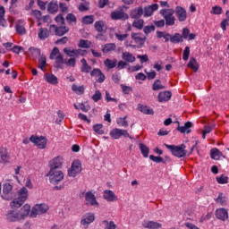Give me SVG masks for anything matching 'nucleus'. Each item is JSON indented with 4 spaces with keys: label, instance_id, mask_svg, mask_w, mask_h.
<instances>
[{
    "label": "nucleus",
    "instance_id": "obj_1",
    "mask_svg": "<svg viewBox=\"0 0 229 229\" xmlns=\"http://www.w3.org/2000/svg\"><path fill=\"white\" fill-rule=\"evenodd\" d=\"M28 199V188L22 187L17 192V198L14 199L11 203L13 208H21V205Z\"/></svg>",
    "mask_w": 229,
    "mask_h": 229
},
{
    "label": "nucleus",
    "instance_id": "obj_2",
    "mask_svg": "<svg viewBox=\"0 0 229 229\" xmlns=\"http://www.w3.org/2000/svg\"><path fill=\"white\" fill-rule=\"evenodd\" d=\"M165 147H166V149H169L174 155V157H176L177 158H183L184 157H187V150L185 144L181 145H167L166 143L164 144Z\"/></svg>",
    "mask_w": 229,
    "mask_h": 229
},
{
    "label": "nucleus",
    "instance_id": "obj_3",
    "mask_svg": "<svg viewBox=\"0 0 229 229\" xmlns=\"http://www.w3.org/2000/svg\"><path fill=\"white\" fill-rule=\"evenodd\" d=\"M160 15L165 19V26H174L176 18L174 17V11L172 9H162L159 12Z\"/></svg>",
    "mask_w": 229,
    "mask_h": 229
},
{
    "label": "nucleus",
    "instance_id": "obj_4",
    "mask_svg": "<svg viewBox=\"0 0 229 229\" xmlns=\"http://www.w3.org/2000/svg\"><path fill=\"white\" fill-rule=\"evenodd\" d=\"M47 176L49 178L50 183L58 185L64 180V172L62 170H50Z\"/></svg>",
    "mask_w": 229,
    "mask_h": 229
},
{
    "label": "nucleus",
    "instance_id": "obj_5",
    "mask_svg": "<svg viewBox=\"0 0 229 229\" xmlns=\"http://www.w3.org/2000/svg\"><path fill=\"white\" fill-rule=\"evenodd\" d=\"M30 141L32 142V144H35L38 149H46V146H47V139L44 136H35L32 135L30 138Z\"/></svg>",
    "mask_w": 229,
    "mask_h": 229
},
{
    "label": "nucleus",
    "instance_id": "obj_6",
    "mask_svg": "<svg viewBox=\"0 0 229 229\" xmlns=\"http://www.w3.org/2000/svg\"><path fill=\"white\" fill-rule=\"evenodd\" d=\"M81 171V161L80 159H75L72 164L71 168L68 170V176L71 178H76L78 174H80Z\"/></svg>",
    "mask_w": 229,
    "mask_h": 229
},
{
    "label": "nucleus",
    "instance_id": "obj_7",
    "mask_svg": "<svg viewBox=\"0 0 229 229\" xmlns=\"http://www.w3.org/2000/svg\"><path fill=\"white\" fill-rule=\"evenodd\" d=\"M109 135H110L111 139H114V140L121 139V137L131 139V136H130V133H128V131L117 129V128L113 129L109 132Z\"/></svg>",
    "mask_w": 229,
    "mask_h": 229
},
{
    "label": "nucleus",
    "instance_id": "obj_8",
    "mask_svg": "<svg viewBox=\"0 0 229 229\" xmlns=\"http://www.w3.org/2000/svg\"><path fill=\"white\" fill-rule=\"evenodd\" d=\"M49 210V207L47 204H36L31 210L30 217H37L41 214H46Z\"/></svg>",
    "mask_w": 229,
    "mask_h": 229
},
{
    "label": "nucleus",
    "instance_id": "obj_9",
    "mask_svg": "<svg viewBox=\"0 0 229 229\" xmlns=\"http://www.w3.org/2000/svg\"><path fill=\"white\" fill-rule=\"evenodd\" d=\"M112 21H128L130 16L124 12V9L115 10L111 13Z\"/></svg>",
    "mask_w": 229,
    "mask_h": 229
},
{
    "label": "nucleus",
    "instance_id": "obj_10",
    "mask_svg": "<svg viewBox=\"0 0 229 229\" xmlns=\"http://www.w3.org/2000/svg\"><path fill=\"white\" fill-rule=\"evenodd\" d=\"M64 165V157L58 156L54 157L49 161L50 171H58V169H62Z\"/></svg>",
    "mask_w": 229,
    "mask_h": 229
},
{
    "label": "nucleus",
    "instance_id": "obj_11",
    "mask_svg": "<svg viewBox=\"0 0 229 229\" xmlns=\"http://www.w3.org/2000/svg\"><path fill=\"white\" fill-rule=\"evenodd\" d=\"M5 219L9 223H17V221H22L21 213L15 210H9L5 215Z\"/></svg>",
    "mask_w": 229,
    "mask_h": 229
},
{
    "label": "nucleus",
    "instance_id": "obj_12",
    "mask_svg": "<svg viewBox=\"0 0 229 229\" xmlns=\"http://www.w3.org/2000/svg\"><path fill=\"white\" fill-rule=\"evenodd\" d=\"M64 53L66 55V56H70L71 58H78V56H83L85 53H87L86 50H81V49H72L69 47L64 48Z\"/></svg>",
    "mask_w": 229,
    "mask_h": 229
},
{
    "label": "nucleus",
    "instance_id": "obj_13",
    "mask_svg": "<svg viewBox=\"0 0 229 229\" xmlns=\"http://www.w3.org/2000/svg\"><path fill=\"white\" fill-rule=\"evenodd\" d=\"M50 31H54L56 37H64L66 33H69V27L67 26H56L50 25Z\"/></svg>",
    "mask_w": 229,
    "mask_h": 229
},
{
    "label": "nucleus",
    "instance_id": "obj_14",
    "mask_svg": "<svg viewBox=\"0 0 229 229\" xmlns=\"http://www.w3.org/2000/svg\"><path fill=\"white\" fill-rule=\"evenodd\" d=\"M131 38H132L135 44H137V47H141L144 46V44H146V36L142 35L141 33L132 32L131 34Z\"/></svg>",
    "mask_w": 229,
    "mask_h": 229
},
{
    "label": "nucleus",
    "instance_id": "obj_15",
    "mask_svg": "<svg viewBox=\"0 0 229 229\" xmlns=\"http://www.w3.org/2000/svg\"><path fill=\"white\" fill-rule=\"evenodd\" d=\"M90 76H93L96 79L97 83H103L105 80H106V77L105 76V73L101 72V69L99 68H94L90 72Z\"/></svg>",
    "mask_w": 229,
    "mask_h": 229
},
{
    "label": "nucleus",
    "instance_id": "obj_16",
    "mask_svg": "<svg viewBox=\"0 0 229 229\" xmlns=\"http://www.w3.org/2000/svg\"><path fill=\"white\" fill-rule=\"evenodd\" d=\"M175 16L179 22H185L187 21V10L182 6L175 7Z\"/></svg>",
    "mask_w": 229,
    "mask_h": 229
},
{
    "label": "nucleus",
    "instance_id": "obj_17",
    "mask_svg": "<svg viewBox=\"0 0 229 229\" xmlns=\"http://www.w3.org/2000/svg\"><path fill=\"white\" fill-rule=\"evenodd\" d=\"M86 205H90L91 207H99V203L96 199V195L92 191H88L85 194Z\"/></svg>",
    "mask_w": 229,
    "mask_h": 229
},
{
    "label": "nucleus",
    "instance_id": "obj_18",
    "mask_svg": "<svg viewBox=\"0 0 229 229\" xmlns=\"http://www.w3.org/2000/svg\"><path fill=\"white\" fill-rule=\"evenodd\" d=\"M94 221H96V216H94V213H87L82 216L81 225H82V226H89V225L94 223Z\"/></svg>",
    "mask_w": 229,
    "mask_h": 229
},
{
    "label": "nucleus",
    "instance_id": "obj_19",
    "mask_svg": "<svg viewBox=\"0 0 229 229\" xmlns=\"http://www.w3.org/2000/svg\"><path fill=\"white\" fill-rule=\"evenodd\" d=\"M144 15V8L142 6L135 7L130 13L131 19H140Z\"/></svg>",
    "mask_w": 229,
    "mask_h": 229
},
{
    "label": "nucleus",
    "instance_id": "obj_20",
    "mask_svg": "<svg viewBox=\"0 0 229 229\" xmlns=\"http://www.w3.org/2000/svg\"><path fill=\"white\" fill-rule=\"evenodd\" d=\"M157 10H158V4H153L144 8L143 15L144 17H151L153 15V13L157 12Z\"/></svg>",
    "mask_w": 229,
    "mask_h": 229
},
{
    "label": "nucleus",
    "instance_id": "obj_21",
    "mask_svg": "<svg viewBox=\"0 0 229 229\" xmlns=\"http://www.w3.org/2000/svg\"><path fill=\"white\" fill-rule=\"evenodd\" d=\"M216 217L220 221H226L228 219V211L225 208H220L216 210Z\"/></svg>",
    "mask_w": 229,
    "mask_h": 229
},
{
    "label": "nucleus",
    "instance_id": "obj_22",
    "mask_svg": "<svg viewBox=\"0 0 229 229\" xmlns=\"http://www.w3.org/2000/svg\"><path fill=\"white\" fill-rule=\"evenodd\" d=\"M171 98H173V93H171V91H161L157 95V99L159 103L169 101Z\"/></svg>",
    "mask_w": 229,
    "mask_h": 229
},
{
    "label": "nucleus",
    "instance_id": "obj_23",
    "mask_svg": "<svg viewBox=\"0 0 229 229\" xmlns=\"http://www.w3.org/2000/svg\"><path fill=\"white\" fill-rule=\"evenodd\" d=\"M192 122H186L183 126L178 125L177 131L180 133H191L192 132Z\"/></svg>",
    "mask_w": 229,
    "mask_h": 229
},
{
    "label": "nucleus",
    "instance_id": "obj_24",
    "mask_svg": "<svg viewBox=\"0 0 229 229\" xmlns=\"http://www.w3.org/2000/svg\"><path fill=\"white\" fill-rule=\"evenodd\" d=\"M142 226L148 229H159L162 228V224L156 221H145L142 223Z\"/></svg>",
    "mask_w": 229,
    "mask_h": 229
},
{
    "label": "nucleus",
    "instance_id": "obj_25",
    "mask_svg": "<svg viewBox=\"0 0 229 229\" xmlns=\"http://www.w3.org/2000/svg\"><path fill=\"white\" fill-rule=\"evenodd\" d=\"M122 60H123L127 64H133L137 60L135 55L130 52H123L122 53Z\"/></svg>",
    "mask_w": 229,
    "mask_h": 229
},
{
    "label": "nucleus",
    "instance_id": "obj_26",
    "mask_svg": "<svg viewBox=\"0 0 229 229\" xmlns=\"http://www.w3.org/2000/svg\"><path fill=\"white\" fill-rule=\"evenodd\" d=\"M30 210H31V206H30V204H25L21 208V211H18L20 213V216L21 217V220L26 219V217H28V216H30Z\"/></svg>",
    "mask_w": 229,
    "mask_h": 229
},
{
    "label": "nucleus",
    "instance_id": "obj_27",
    "mask_svg": "<svg viewBox=\"0 0 229 229\" xmlns=\"http://www.w3.org/2000/svg\"><path fill=\"white\" fill-rule=\"evenodd\" d=\"M94 28L96 31H98V33H106V25L103 21H96L94 24Z\"/></svg>",
    "mask_w": 229,
    "mask_h": 229
},
{
    "label": "nucleus",
    "instance_id": "obj_28",
    "mask_svg": "<svg viewBox=\"0 0 229 229\" xmlns=\"http://www.w3.org/2000/svg\"><path fill=\"white\" fill-rule=\"evenodd\" d=\"M15 30L18 35H26V28L24 27V21L22 20H19L16 22Z\"/></svg>",
    "mask_w": 229,
    "mask_h": 229
},
{
    "label": "nucleus",
    "instance_id": "obj_29",
    "mask_svg": "<svg viewBox=\"0 0 229 229\" xmlns=\"http://www.w3.org/2000/svg\"><path fill=\"white\" fill-rule=\"evenodd\" d=\"M0 157H1V160L4 164L10 163V156L8 155V149L4 147L0 148Z\"/></svg>",
    "mask_w": 229,
    "mask_h": 229
},
{
    "label": "nucleus",
    "instance_id": "obj_30",
    "mask_svg": "<svg viewBox=\"0 0 229 229\" xmlns=\"http://www.w3.org/2000/svg\"><path fill=\"white\" fill-rule=\"evenodd\" d=\"M104 198L106 199V201H117V196H115V193L112 191L111 190H106L104 191Z\"/></svg>",
    "mask_w": 229,
    "mask_h": 229
},
{
    "label": "nucleus",
    "instance_id": "obj_31",
    "mask_svg": "<svg viewBox=\"0 0 229 229\" xmlns=\"http://www.w3.org/2000/svg\"><path fill=\"white\" fill-rule=\"evenodd\" d=\"M104 65L108 71H110V69H115V67H117V59L106 58L104 61Z\"/></svg>",
    "mask_w": 229,
    "mask_h": 229
},
{
    "label": "nucleus",
    "instance_id": "obj_32",
    "mask_svg": "<svg viewBox=\"0 0 229 229\" xmlns=\"http://www.w3.org/2000/svg\"><path fill=\"white\" fill-rule=\"evenodd\" d=\"M117 46L115 43H107L105 45H102V53H112V51H114L116 49Z\"/></svg>",
    "mask_w": 229,
    "mask_h": 229
},
{
    "label": "nucleus",
    "instance_id": "obj_33",
    "mask_svg": "<svg viewBox=\"0 0 229 229\" xmlns=\"http://www.w3.org/2000/svg\"><path fill=\"white\" fill-rule=\"evenodd\" d=\"M47 12H48V13H52V14L57 13H58V2L51 1L47 6Z\"/></svg>",
    "mask_w": 229,
    "mask_h": 229
},
{
    "label": "nucleus",
    "instance_id": "obj_34",
    "mask_svg": "<svg viewBox=\"0 0 229 229\" xmlns=\"http://www.w3.org/2000/svg\"><path fill=\"white\" fill-rule=\"evenodd\" d=\"M221 157H223V152L218 150L217 148H211L210 157L212 158V160H219V158H221Z\"/></svg>",
    "mask_w": 229,
    "mask_h": 229
},
{
    "label": "nucleus",
    "instance_id": "obj_35",
    "mask_svg": "<svg viewBox=\"0 0 229 229\" xmlns=\"http://www.w3.org/2000/svg\"><path fill=\"white\" fill-rule=\"evenodd\" d=\"M215 201L216 203H218L219 205H221V207H226V203L228 201V199L226 198L225 193L220 192L218 194V197L215 199Z\"/></svg>",
    "mask_w": 229,
    "mask_h": 229
},
{
    "label": "nucleus",
    "instance_id": "obj_36",
    "mask_svg": "<svg viewBox=\"0 0 229 229\" xmlns=\"http://www.w3.org/2000/svg\"><path fill=\"white\" fill-rule=\"evenodd\" d=\"M45 80L47 83H50V85H58V78H56L55 74H45Z\"/></svg>",
    "mask_w": 229,
    "mask_h": 229
},
{
    "label": "nucleus",
    "instance_id": "obj_37",
    "mask_svg": "<svg viewBox=\"0 0 229 229\" xmlns=\"http://www.w3.org/2000/svg\"><path fill=\"white\" fill-rule=\"evenodd\" d=\"M72 90L78 96H83V94H85V87L83 86H78L76 84H72Z\"/></svg>",
    "mask_w": 229,
    "mask_h": 229
},
{
    "label": "nucleus",
    "instance_id": "obj_38",
    "mask_svg": "<svg viewBox=\"0 0 229 229\" xmlns=\"http://www.w3.org/2000/svg\"><path fill=\"white\" fill-rule=\"evenodd\" d=\"M38 37L40 40H46V38H49V30L47 28H40Z\"/></svg>",
    "mask_w": 229,
    "mask_h": 229
},
{
    "label": "nucleus",
    "instance_id": "obj_39",
    "mask_svg": "<svg viewBox=\"0 0 229 229\" xmlns=\"http://www.w3.org/2000/svg\"><path fill=\"white\" fill-rule=\"evenodd\" d=\"M5 13L6 10H4V6L0 5V26H3V28H6V19H4Z\"/></svg>",
    "mask_w": 229,
    "mask_h": 229
},
{
    "label": "nucleus",
    "instance_id": "obj_40",
    "mask_svg": "<svg viewBox=\"0 0 229 229\" xmlns=\"http://www.w3.org/2000/svg\"><path fill=\"white\" fill-rule=\"evenodd\" d=\"M139 148L140 149L142 157H144V158H148L149 157V148L144 143H140Z\"/></svg>",
    "mask_w": 229,
    "mask_h": 229
},
{
    "label": "nucleus",
    "instance_id": "obj_41",
    "mask_svg": "<svg viewBox=\"0 0 229 229\" xmlns=\"http://www.w3.org/2000/svg\"><path fill=\"white\" fill-rule=\"evenodd\" d=\"M65 19L70 26H76V22L78 21L76 15L70 13L66 15Z\"/></svg>",
    "mask_w": 229,
    "mask_h": 229
},
{
    "label": "nucleus",
    "instance_id": "obj_42",
    "mask_svg": "<svg viewBox=\"0 0 229 229\" xmlns=\"http://www.w3.org/2000/svg\"><path fill=\"white\" fill-rule=\"evenodd\" d=\"M170 42L172 44H180V42H183V37L180 33H175L174 36H171Z\"/></svg>",
    "mask_w": 229,
    "mask_h": 229
},
{
    "label": "nucleus",
    "instance_id": "obj_43",
    "mask_svg": "<svg viewBox=\"0 0 229 229\" xmlns=\"http://www.w3.org/2000/svg\"><path fill=\"white\" fill-rule=\"evenodd\" d=\"M55 67L56 69H64V55H62V54H59L56 57H55Z\"/></svg>",
    "mask_w": 229,
    "mask_h": 229
},
{
    "label": "nucleus",
    "instance_id": "obj_44",
    "mask_svg": "<svg viewBox=\"0 0 229 229\" xmlns=\"http://www.w3.org/2000/svg\"><path fill=\"white\" fill-rule=\"evenodd\" d=\"M38 69L41 71H46V65H47V59L46 58V55H42L38 58Z\"/></svg>",
    "mask_w": 229,
    "mask_h": 229
},
{
    "label": "nucleus",
    "instance_id": "obj_45",
    "mask_svg": "<svg viewBox=\"0 0 229 229\" xmlns=\"http://www.w3.org/2000/svg\"><path fill=\"white\" fill-rule=\"evenodd\" d=\"M94 15H86L83 16L81 19L82 24H85L86 26H89V24H94Z\"/></svg>",
    "mask_w": 229,
    "mask_h": 229
},
{
    "label": "nucleus",
    "instance_id": "obj_46",
    "mask_svg": "<svg viewBox=\"0 0 229 229\" xmlns=\"http://www.w3.org/2000/svg\"><path fill=\"white\" fill-rule=\"evenodd\" d=\"M29 52L30 53L32 58H34V60H37L38 56H41V52L39 48L34 47H30L29 48Z\"/></svg>",
    "mask_w": 229,
    "mask_h": 229
},
{
    "label": "nucleus",
    "instance_id": "obj_47",
    "mask_svg": "<svg viewBox=\"0 0 229 229\" xmlns=\"http://www.w3.org/2000/svg\"><path fill=\"white\" fill-rule=\"evenodd\" d=\"M138 108L142 114H146L147 115H153L155 114L151 107H148V106L140 105Z\"/></svg>",
    "mask_w": 229,
    "mask_h": 229
},
{
    "label": "nucleus",
    "instance_id": "obj_48",
    "mask_svg": "<svg viewBox=\"0 0 229 229\" xmlns=\"http://www.w3.org/2000/svg\"><path fill=\"white\" fill-rule=\"evenodd\" d=\"M165 89V86L162 85V81L156 80L152 85V90H164Z\"/></svg>",
    "mask_w": 229,
    "mask_h": 229
},
{
    "label": "nucleus",
    "instance_id": "obj_49",
    "mask_svg": "<svg viewBox=\"0 0 229 229\" xmlns=\"http://www.w3.org/2000/svg\"><path fill=\"white\" fill-rule=\"evenodd\" d=\"M188 67L190 69H193L195 72H198L199 66H198V61H196V58L191 57L190 59V62L188 63Z\"/></svg>",
    "mask_w": 229,
    "mask_h": 229
},
{
    "label": "nucleus",
    "instance_id": "obj_50",
    "mask_svg": "<svg viewBox=\"0 0 229 229\" xmlns=\"http://www.w3.org/2000/svg\"><path fill=\"white\" fill-rule=\"evenodd\" d=\"M93 131H95V133H98V135H105V131H103V124L101 123H97L93 125Z\"/></svg>",
    "mask_w": 229,
    "mask_h": 229
},
{
    "label": "nucleus",
    "instance_id": "obj_51",
    "mask_svg": "<svg viewBox=\"0 0 229 229\" xmlns=\"http://www.w3.org/2000/svg\"><path fill=\"white\" fill-rule=\"evenodd\" d=\"M132 28H136L137 30H142L144 28V20L138 19L132 22Z\"/></svg>",
    "mask_w": 229,
    "mask_h": 229
},
{
    "label": "nucleus",
    "instance_id": "obj_52",
    "mask_svg": "<svg viewBox=\"0 0 229 229\" xmlns=\"http://www.w3.org/2000/svg\"><path fill=\"white\" fill-rule=\"evenodd\" d=\"M216 180L217 183H220L221 185L228 183V176H226L225 174H221L220 176H217Z\"/></svg>",
    "mask_w": 229,
    "mask_h": 229
},
{
    "label": "nucleus",
    "instance_id": "obj_53",
    "mask_svg": "<svg viewBox=\"0 0 229 229\" xmlns=\"http://www.w3.org/2000/svg\"><path fill=\"white\" fill-rule=\"evenodd\" d=\"M149 159L152 160V162H156V164H166L162 157L150 155Z\"/></svg>",
    "mask_w": 229,
    "mask_h": 229
},
{
    "label": "nucleus",
    "instance_id": "obj_54",
    "mask_svg": "<svg viewBox=\"0 0 229 229\" xmlns=\"http://www.w3.org/2000/svg\"><path fill=\"white\" fill-rule=\"evenodd\" d=\"M128 116H124L123 118H118L116 123L119 126H123V128H128Z\"/></svg>",
    "mask_w": 229,
    "mask_h": 229
},
{
    "label": "nucleus",
    "instance_id": "obj_55",
    "mask_svg": "<svg viewBox=\"0 0 229 229\" xmlns=\"http://www.w3.org/2000/svg\"><path fill=\"white\" fill-rule=\"evenodd\" d=\"M90 44H92L89 40L81 39L79 43V47H82L83 49H89L90 47Z\"/></svg>",
    "mask_w": 229,
    "mask_h": 229
},
{
    "label": "nucleus",
    "instance_id": "obj_56",
    "mask_svg": "<svg viewBox=\"0 0 229 229\" xmlns=\"http://www.w3.org/2000/svg\"><path fill=\"white\" fill-rule=\"evenodd\" d=\"M102 98L103 95L101 94V91H99V89H97L94 95L91 97V99H93L95 103H98V101H100Z\"/></svg>",
    "mask_w": 229,
    "mask_h": 229
},
{
    "label": "nucleus",
    "instance_id": "obj_57",
    "mask_svg": "<svg viewBox=\"0 0 229 229\" xmlns=\"http://www.w3.org/2000/svg\"><path fill=\"white\" fill-rule=\"evenodd\" d=\"M190 55H191V47H185L182 53V60H184V62H187V60H189Z\"/></svg>",
    "mask_w": 229,
    "mask_h": 229
},
{
    "label": "nucleus",
    "instance_id": "obj_58",
    "mask_svg": "<svg viewBox=\"0 0 229 229\" xmlns=\"http://www.w3.org/2000/svg\"><path fill=\"white\" fill-rule=\"evenodd\" d=\"M12 189H13L12 184H10L9 182H6L5 184H4V187H3L4 194H10V192H12Z\"/></svg>",
    "mask_w": 229,
    "mask_h": 229
},
{
    "label": "nucleus",
    "instance_id": "obj_59",
    "mask_svg": "<svg viewBox=\"0 0 229 229\" xmlns=\"http://www.w3.org/2000/svg\"><path fill=\"white\" fill-rule=\"evenodd\" d=\"M211 13H213V15H221V13H223V8H221V6H217V5L213 6Z\"/></svg>",
    "mask_w": 229,
    "mask_h": 229
},
{
    "label": "nucleus",
    "instance_id": "obj_60",
    "mask_svg": "<svg viewBox=\"0 0 229 229\" xmlns=\"http://www.w3.org/2000/svg\"><path fill=\"white\" fill-rule=\"evenodd\" d=\"M55 22H57V24H61V26L65 25V18H64L63 14H58L55 18Z\"/></svg>",
    "mask_w": 229,
    "mask_h": 229
},
{
    "label": "nucleus",
    "instance_id": "obj_61",
    "mask_svg": "<svg viewBox=\"0 0 229 229\" xmlns=\"http://www.w3.org/2000/svg\"><path fill=\"white\" fill-rule=\"evenodd\" d=\"M128 64L124 62V60H121L118 63H116V69L118 71H122V69H124L127 67Z\"/></svg>",
    "mask_w": 229,
    "mask_h": 229
},
{
    "label": "nucleus",
    "instance_id": "obj_62",
    "mask_svg": "<svg viewBox=\"0 0 229 229\" xmlns=\"http://www.w3.org/2000/svg\"><path fill=\"white\" fill-rule=\"evenodd\" d=\"M32 15L34 17H36V19L40 21H42V12H40L39 10H33L32 11Z\"/></svg>",
    "mask_w": 229,
    "mask_h": 229
},
{
    "label": "nucleus",
    "instance_id": "obj_63",
    "mask_svg": "<svg viewBox=\"0 0 229 229\" xmlns=\"http://www.w3.org/2000/svg\"><path fill=\"white\" fill-rule=\"evenodd\" d=\"M121 87H122V90H123V94H130V92H133V89L130 86L122 84Z\"/></svg>",
    "mask_w": 229,
    "mask_h": 229
},
{
    "label": "nucleus",
    "instance_id": "obj_64",
    "mask_svg": "<svg viewBox=\"0 0 229 229\" xmlns=\"http://www.w3.org/2000/svg\"><path fill=\"white\" fill-rule=\"evenodd\" d=\"M143 31L145 35H149V33H152V31H155V26L153 25L146 26L144 27Z\"/></svg>",
    "mask_w": 229,
    "mask_h": 229
}]
</instances>
